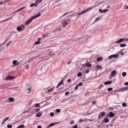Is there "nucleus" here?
I'll list each match as a JSON object with an SVG mask.
<instances>
[{
    "label": "nucleus",
    "instance_id": "nucleus-6",
    "mask_svg": "<svg viewBox=\"0 0 128 128\" xmlns=\"http://www.w3.org/2000/svg\"><path fill=\"white\" fill-rule=\"evenodd\" d=\"M15 78L14 76H8L6 77V79L7 80H8L14 79Z\"/></svg>",
    "mask_w": 128,
    "mask_h": 128
},
{
    "label": "nucleus",
    "instance_id": "nucleus-16",
    "mask_svg": "<svg viewBox=\"0 0 128 128\" xmlns=\"http://www.w3.org/2000/svg\"><path fill=\"white\" fill-rule=\"evenodd\" d=\"M104 122L105 123H107L108 122L109 120L108 119L107 117H105L104 118Z\"/></svg>",
    "mask_w": 128,
    "mask_h": 128
},
{
    "label": "nucleus",
    "instance_id": "nucleus-18",
    "mask_svg": "<svg viewBox=\"0 0 128 128\" xmlns=\"http://www.w3.org/2000/svg\"><path fill=\"white\" fill-rule=\"evenodd\" d=\"M9 117H8L4 119V120L2 122V124H3L4 122H5L6 121H7L8 119H9Z\"/></svg>",
    "mask_w": 128,
    "mask_h": 128
},
{
    "label": "nucleus",
    "instance_id": "nucleus-41",
    "mask_svg": "<svg viewBox=\"0 0 128 128\" xmlns=\"http://www.w3.org/2000/svg\"><path fill=\"white\" fill-rule=\"evenodd\" d=\"M7 127L8 128H12V125L11 124L8 125L7 126Z\"/></svg>",
    "mask_w": 128,
    "mask_h": 128
},
{
    "label": "nucleus",
    "instance_id": "nucleus-52",
    "mask_svg": "<svg viewBox=\"0 0 128 128\" xmlns=\"http://www.w3.org/2000/svg\"><path fill=\"white\" fill-rule=\"evenodd\" d=\"M104 2V1L102 0V1H101L98 3V4H99V5H100V4H101L103 3Z\"/></svg>",
    "mask_w": 128,
    "mask_h": 128
},
{
    "label": "nucleus",
    "instance_id": "nucleus-56",
    "mask_svg": "<svg viewBox=\"0 0 128 128\" xmlns=\"http://www.w3.org/2000/svg\"><path fill=\"white\" fill-rule=\"evenodd\" d=\"M26 7L25 6H24V7H22V8H20V10H22L23 9L25 8H26Z\"/></svg>",
    "mask_w": 128,
    "mask_h": 128
},
{
    "label": "nucleus",
    "instance_id": "nucleus-27",
    "mask_svg": "<svg viewBox=\"0 0 128 128\" xmlns=\"http://www.w3.org/2000/svg\"><path fill=\"white\" fill-rule=\"evenodd\" d=\"M24 125L23 124H22L18 126L17 128H23L24 127Z\"/></svg>",
    "mask_w": 128,
    "mask_h": 128
},
{
    "label": "nucleus",
    "instance_id": "nucleus-64",
    "mask_svg": "<svg viewBox=\"0 0 128 128\" xmlns=\"http://www.w3.org/2000/svg\"><path fill=\"white\" fill-rule=\"evenodd\" d=\"M121 55H122V56L123 55H124V52H121Z\"/></svg>",
    "mask_w": 128,
    "mask_h": 128
},
{
    "label": "nucleus",
    "instance_id": "nucleus-61",
    "mask_svg": "<svg viewBox=\"0 0 128 128\" xmlns=\"http://www.w3.org/2000/svg\"><path fill=\"white\" fill-rule=\"evenodd\" d=\"M42 126L40 125H38L37 126L38 128H41Z\"/></svg>",
    "mask_w": 128,
    "mask_h": 128
},
{
    "label": "nucleus",
    "instance_id": "nucleus-4",
    "mask_svg": "<svg viewBox=\"0 0 128 128\" xmlns=\"http://www.w3.org/2000/svg\"><path fill=\"white\" fill-rule=\"evenodd\" d=\"M118 54H112L110 56L108 57L109 59H111L112 58H116L118 57Z\"/></svg>",
    "mask_w": 128,
    "mask_h": 128
},
{
    "label": "nucleus",
    "instance_id": "nucleus-49",
    "mask_svg": "<svg viewBox=\"0 0 128 128\" xmlns=\"http://www.w3.org/2000/svg\"><path fill=\"white\" fill-rule=\"evenodd\" d=\"M70 93V92H67L65 93V95L66 96L68 95Z\"/></svg>",
    "mask_w": 128,
    "mask_h": 128
},
{
    "label": "nucleus",
    "instance_id": "nucleus-1",
    "mask_svg": "<svg viewBox=\"0 0 128 128\" xmlns=\"http://www.w3.org/2000/svg\"><path fill=\"white\" fill-rule=\"evenodd\" d=\"M99 5V4H98V3L94 5V6H92L90 7L87 8L85 10H84L83 11L78 13V16H79L81 14H84L86 12L88 11L89 10L92 9L96 7Z\"/></svg>",
    "mask_w": 128,
    "mask_h": 128
},
{
    "label": "nucleus",
    "instance_id": "nucleus-8",
    "mask_svg": "<svg viewBox=\"0 0 128 128\" xmlns=\"http://www.w3.org/2000/svg\"><path fill=\"white\" fill-rule=\"evenodd\" d=\"M114 116V114L112 112H110L108 114V117H113Z\"/></svg>",
    "mask_w": 128,
    "mask_h": 128
},
{
    "label": "nucleus",
    "instance_id": "nucleus-46",
    "mask_svg": "<svg viewBox=\"0 0 128 128\" xmlns=\"http://www.w3.org/2000/svg\"><path fill=\"white\" fill-rule=\"evenodd\" d=\"M108 10V9H105L103 10V13L106 12H107Z\"/></svg>",
    "mask_w": 128,
    "mask_h": 128
},
{
    "label": "nucleus",
    "instance_id": "nucleus-26",
    "mask_svg": "<svg viewBox=\"0 0 128 128\" xmlns=\"http://www.w3.org/2000/svg\"><path fill=\"white\" fill-rule=\"evenodd\" d=\"M58 124V123H55V122L51 123H50V124L49 125L50 126V127H51L54 126L56 124Z\"/></svg>",
    "mask_w": 128,
    "mask_h": 128
},
{
    "label": "nucleus",
    "instance_id": "nucleus-62",
    "mask_svg": "<svg viewBox=\"0 0 128 128\" xmlns=\"http://www.w3.org/2000/svg\"><path fill=\"white\" fill-rule=\"evenodd\" d=\"M41 39H42V38H39L38 39V41H40L41 40Z\"/></svg>",
    "mask_w": 128,
    "mask_h": 128
},
{
    "label": "nucleus",
    "instance_id": "nucleus-7",
    "mask_svg": "<svg viewBox=\"0 0 128 128\" xmlns=\"http://www.w3.org/2000/svg\"><path fill=\"white\" fill-rule=\"evenodd\" d=\"M116 70H114L112 72L111 75L112 77H114L116 75Z\"/></svg>",
    "mask_w": 128,
    "mask_h": 128
},
{
    "label": "nucleus",
    "instance_id": "nucleus-39",
    "mask_svg": "<svg viewBox=\"0 0 128 128\" xmlns=\"http://www.w3.org/2000/svg\"><path fill=\"white\" fill-rule=\"evenodd\" d=\"M8 0H7L6 1H5V2H0V5L2 4H3L4 3L5 4L6 2H8Z\"/></svg>",
    "mask_w": 128,
    "mask_h": 128
},
{
    "label": "nucleus",
    "instance_id": "nucleus-54",
    "mask_svg": "<svg viewBox=\"0 0 128 128\" xmlns=\"http://www.w3.org/2000/svg\"><path fill=\"white\" fill-rule=\"evenodd\" d=\"M78 85H77L75 87V90H77L78 89Z\"/></svg>",
    "mask_w": 128,
    "mask_h": 128
},
{
    "label": "nucleus",
    "instance_id": "nucleus-32",
    "mask_svg": "<svg viewBox=\"0 0 128 128\" xmlns=\"http://www.w3.org/2000/svg\"><path fill=\"white\" fill-rule=\"evenodd\" d=\"M12 42V41H10L8 43L6 44V46L8 47L10 44Z\"/></svg>",
    "mask_w": 128,
    "mask_h": 128
},
{
    "label": "nucleus",
    "instance_id": "nucleus-21",
    "mask_svg": "<svg viewBox=\"0 0 128 128\" xmlns=\"http://www.w3.org/2000/svg\"><path fill=\"white\" fill-rule=\"evenodd\" d=\"M52 32H52H52L49 31V32H46V33L45 34L46 35V37H47L48 36L49 34H50Z\"/></svg>",
    "mask_w": 128,
    "mask_h": 128
},
{
    "label": "nucleus",
    "instance_id": "nucleus-23",
    "mask_svg": "<svg viewBox=\"0 0 128 128\" xmlns=\"http://www.w3.org/2000/svg\"><path fill=\"white\" fill-rule=\"evenodd\" d=\"M35 4V3H33L32 4H31L30 5V6L31 7H32L33 6H37L38 4Z\"/></svg>",
    "mask_w": 128,
    "mask_h": 128
},
{
    "label": "nucleus",
    "instance_id": "nucleus-33",
    "mask_svg": "<svg viewBox=\"0 0 128 128\" xmlns=\"http://www.w3.org/2000/svg\"><path fill=\"white\" fill-rule=\"evenodd\" d=\"M74 122V120H72L70 122V124H73Z\"/></svg>",
    "mask_w": 128,
    "mask_h": 128
},
{
    "label": "nucleus",
    "instance_id": "nucleus-3",
    "mask_svg": "<svg viewBox=\"0 0 128 128\" xmlns=\"http://www.w3.org/2000/svg\"><path fill=\"white\" fill-rule=\"evenodd\" d=\"M25 28V25L24 24H22L18 27L16 28L18 32H20L23 30Z\"/></svg>",
    "mask_w": 128,
    "mask_h": 128
},
{
    "label": "nucleus",
    "instance_id": "nucleus-53",
    "mask_svg": "<svg viewBox=\"0 0 128 128\" xmlns=\"http://www.w3.org/2000/svg\"><path fill=\"white\" fill-rule=\"evenodd\" d=\"M40 109L39 108H37L36 109V112H38L40 110Z\"/></svg>",
    "mask_w": 128,
    "mask_h": 128
},
{
    "label": "nucleus",
    "instance_id": "nucleus-14",
    "mask_svg": "<svg viewBox=\"0 0 128 128\" xmlns=\"http://www.w3.org/2000/svg\"><path fill=\"white\" fill-rule=\"evenodd\" d=\"M42 114L41 112H38L36 114V116L37 117H39L42 116Z\"/></svg>",
    "mask_w": 128,
    "mask_h": 128
},
{
    "label": "nucleus",
    "instance_id": "nucleus-35",
    "mask_svg": "<svg viewBox=\"0 0 128 128\" xmlns=\"http://www.w3.org/2000/svg\"><path fill=\"white\" fill-rule=\"evenodd\" d=\"M113 90V88H108L107 89V90L108 91H110L112 90Z\"/></svg>",
    "mask_w": 128,
    "mask_h": 128
},
{
    "label": "nucleus",
    "instance_id": "nucleus-50",
    "mask_svg": "<svg viewBox=\"0 0 128 128\" xmlns=\"http://www.w3.org/2000/svg\"><path fill=\"white\" fill-rule=\"evenodd\" d=\"M10 20V19H6L4 20H2V21H1V22H3L5 21H7L8 20Z\"/></svg>",
    "mask_w": 128,
    "mask_h": 128
},
{
    "label": "nucleus",
    "instance_id": "nucleus-10",
    "mask_svg": "<svg viewBox=\"0 0 128 128\" xmlns=\"http://www.w3.org/2000/svg\"><path fill=\"white\" fill-rule=\"evenodd\" d=\"M105 116V113L104 112H101L100 114H99L98 116V118L100 119L101 117H103Z\"/></svg>",
    "mask_w": 128,
    "mask_h": 128
},
{
    "label": "nucleus",
    "instance_id": "nucleus-45",
    "mask_svg": "<svg viewBox=\"0 0 128 128\" xmlns=\"http://www.w3.org/2000/svg\"><path fill=\"white\" fill-rule=\"evenodd\" d=\"M97 102L96 101L94 100H92V103L93 104H94L95 103H97Z\"/></svg>",
    "mask_w": 128,
    "mask_h": 128
},
{
    "label": "nucleus",
    "instance_id": "nucleus-38",
    "mask_svg": "<svg viewBox=\"0 0 128 128\" xmlns=\"http://www.w3.org/2000/svg\"><path fill=\"white\" fill-rule=\"evenodd\" d=\"M40 42L39 41H36L34 43V44L36 45L37 44H40Z\"/></svg>",
    "mask_w": 128,
    "mask_h": 128
},
{
    "label": "nucleus",
    "instance_id": "nucleus-40",
    "mask_svg": "<svg viewBox=\"0 0 128 128\" xmlns=\"http://www.w3.org/2000/svg\"><path fill=\"white\" fill-rule=\"evenodd\" d=\"M122 105L123 106L125 107L126 106V104L125 103H123L122 104Z\"/></svg>",
    "mask_w": 128,
    "mask_h": 128
},
{
    "label": "nucleus",
    "instance_id": "nucleus-55",
    "mask_svg": "<svg viewBox=\"0 0 128 128\" xmlns=\"http://www.w3.org/2000/svg\"><path fill=\"white\" fill-rule=\"evenodd\" d=\"M28 90H29V91L28 92V93H30L31 92V90L30 88H29Z\"/></svg>",
    "mask_w": 128,
    "mask_h": 128
},
{
    "label": "nucleus",
    "instance_id": "nucleus-30",
    "mask_svg": "<svg viewBox=\"0 0 128 128\" xmlns=\"http://www.w3.org/2000/svg\"><path fill=\"white\" fill-rule=\"evenodd\" d=\"M54 89V88H51L50 89H49V90H48V93H50V92L51 91H52Z\"/></svg>",
    "mask_w": 128,
    "mask_h": 128
},
{
    "label": "nucleus",
    "instance_id": "nucleus-43",
    "mask_svg": "<svg viewBox=\"0 0 128 128\" xmlns=\"http://www.w3.org/2000/svg\"><path fill=\"white\" fill-rule=\"evenodd\" d=\"M77 85L78 86H82V83L81 82H80Z\"/></svg>",
    "mask_w": 128,
    "mask_h": 128
},
{
    "label": "nucleus",
    "instance_id": "nucleus-29",
    "mask_svg": "<svg viewBox=\"0 0 128 128\" xmlns=\"http://www.w3.org/2000/svg\"><path fill=\"white\" fill-rule=\"evenodd\" d=\"M100 18L98 17L95 20L94 23L96 22H97L99 21L100 20Z\"/></svg>",
    "mask_w": 128,
    "mask_h": 128
},
{
    "label": "nucleus",
    "instance_id": "nucleus-47",
    "mask_svg": "<svg viewBox=\"0 0 128 128\" xmlns=\"http://www.w3.org/2000/svg\"><path fill=\"white\" fill-rule=\"evenodd\" d=\"M35 106L36 107H40V104H35Z\"/></svg>",
    "mask_w": 128,
    "mask_h": 128
},
{
    "label": "nucleus",
    "instance_id": "nucleus-19",
    "mask_svg": "<svg viewBox=\"0 0 128 128\" xmlns=\"http://www.w3.org/2000/svg\"><path fill=\"white\" fill-rule=\"evenodd\" d=\"M43 0H37L35 2V4H40L42 1Z\"/></svg>",
    "mask_w": 128,
    "mask_h": 128
},
{
    "label": "nucleus",
    "instance_id": "nucleus-37",
    "mask_svg": "<svg viewBox=\"0 0 128 128\" xmlns=\"http://www.w3.org/2000/svg\"><path fill=\"white\" fill-rule=\"evenodd\" d=\"M56 111L57 113H58L60 112V110L59 109H56Z\"/></svg>",
    "mask_w": 128,
    "mask_h": 128
},
{
    "label": "nucleus",
    "instance_id": "nucleus-44",
    "mask_svg": "<svg viewBox=\"0 0 128 128\" xmlns=\"http://www.w3.org/2000/svg\"><path fill=\"white\" fill-rule=\"evenodd\" d=\"M97 69L98 70L100 69L101 67V66H96Z\"/></svg>",
    "mask_w": 128,
    "mask_h": 128
},
{
    "label": "nucleus",
    "instance_id": "nucleus-36",
    "mask_svg": "<svg viewBox=\"0 0 128 128\" xmlns=\"http://www.w3.org/2000/svg\"><path fill=\"white\" fill-rule=\"evenodd\" d=\"M84 36H83V37H82V38H76L74 40H78L81 39L82 38H84Z\"/></svg>",
    "mask_w": 128,
    "mask_h": 128
},
{
    "label": "nucleus",
    "instance_id": "nucleus-5",
    "mask_svg": "<svg viewBox=\"0 0 128 128\" xmlns=\"http://www.w3.org/2000/svg\"><path fill=\"white\" fill-rule=\"evenodd\" d=\"M69 23V22H68L67 21H64L62 24L63 25L62 26H61L63 28H64L67 25H68Z\"/></svg>",
    "mask_w": 128,
    "mask_h": 128
},
{
    "label": "nucleus",
    "instance_id": "nucleus-58",
    "mask_svg": "<svg viewBox=\"0 0 128 128\" xmlns=\"http://www.w3.org/2000/svg\"><path fill=\"white\" fill-rule=\"evenodd\" d=\"M99 12L101 13H103V10L101 9H100L99 10Z\"/></svg>",
    "mask_w": 128,
    "mask_h": 128
},
{
    "label": "nucleus",
    "instance_id": "nucleus-17",
    "mask_svg": "<svg viewBox=\"0 0 128 128\" xmlns=\"http://www.w3.org/2000/svg\"><path fill=\"white\" fill-rule=\"evenodd\" d=\"M9 100L10 102H12L14 100V98H10L8 99Z\"/></svg>",
    "mask_w": 128,
    "mask_h": 128
},
{
    "label": "nucleus",
    "instance_id": "nucleus-15",
    "mask_svg": "<svg viewBox=\"0 0 128 128\" xmlns=\"http://www.w3.org/2000/svg\"><path fill=\"white\" fill-rule=\"evenodd\" d=\"M112 82V81H108L105 82L104 83V84H111Z\"/></svg>",
    "mask_w": 128,
    "mask_h": 128
},
{
    "label": "nucleus",
    "instance_id": "nucleus-22",
    "mask_svg": "<svg viewBox=\"0 0 128 128\" xmlns=\"http://www.w3.org/2000/svg\"><path fill=\"white\" fill-rule=\"evenodd\" d=\"M102 57H99L97 58V60L98 61H102Z\"/></svg>",
    "mask_w": 128,
    "mask_h": 128
},
{
    "label": "nucleus",
    "instance_id": "nucleus-12",
    "mask_svg": "<svg viewBox=\"0 0 128 128\" xmlns=\"http://www.w3.org/2000/svg\"><path fill=\"white\" fill-rule=\"evenodd\" d=\"M62 30V28H61L60 27L58 28H56L53 31H52V32H55L58 31H60L61 30Z\"/></svg>",
    "mask_w": 128,
    "mask_h": 128
},
{
    "label": "nucleus",
    "instance_id": "nucleus-24",
    "mask_svg": "<svg viewBox=\"0 0 128 128\" xmlns=\"http://www.w3.org/2000/svg\"><path fill=\"white\" fill-rule=\"evenodd\" d=\"M114 91H116L118 92H120L122 91V88H120L118 89L115 90Z\"/></svg>",
    "mask_w": 128,
    "mask_h": 128
},
{
    "label": "nucleus",
    "instance_id": "nucleus-57",
    "mask_svg": "<svg viewBox=\"0 0 128 128\" xmlns=\"http://www.w3.org/2000/svg\"><path fill=\"white\" fill-rule=\"evenodd\" d=\"M69 12H66L64 14H63V16H64L65 15H66L67 14H68Z\"/></svg>",
    "mask_w": 128,
    "mask_h": 128
},
{
    "label": "nucleus",
    "instance_id": "nucleus-51",
    "mask_svg": "<svg viewBox=\"0 0 128 128\" xmlns=\"http://www.w3.org/2000/svg\"><path fill=\"white\" fill-rule=\"evenodd\" d=\"M34 58H30L28 60V62H29L31 61Z\"/></svg>",
    "mask_w": 128,
    "mask_h": 128
},
{
    "label": "nucleus",
    "instance_id": "nucleus-20",
    "mask_svg": "<svg viewBox=\"0 0 128 128\" xmlns=\"http://www.w3.org/2000/svg\"><path fill=\"white\" fill-rule=\"evenodd\" d=\"M122 91L128 90V86H127L124 88H122Z\"/></svg>",
    "mask_w": 128,
    "mask_h": 128
},
{
    "label": "nucleus",
    "instance_id": "nucleus-60",
    "mask_svg": "<svg viewBox=\"0 0 128 128\" xmlns=\"http://www.w3.org/2000/svg\"><path fill=\"white\" fill-rule=\"evenodd\" d=\"M124 84L125 86H127L128 85V82H125Z\"/></svg>",
    "mask_w": 128,
    "mask_h": 128
},
{
    "label": "nucleus",
    "instance_id": "nucleus-9",
    "mask_svg": "<svg viewBox=\"0 0 128 128\" xmlns=\"http://www.w3.org/2000/svg\"><path fill=\"white\" fill-rule=\"evenodd\" d=\"M91 66V64H90V63L87 62L85 64H83L82 66L83 67H84L85 66L90 67Z\"/></svg>",
    "mask_w": 128,
    "mask_h": 128
},
{
    "label": "nucleus",
    "instance_id": "nucleus-34",
    "mask_svg": "<svg viewBox=\"0 0 128 128\" xmlns=\"http://www.w3.org/2000/svg\"><path fill=\"white\" fill-rule=\"evenodd\" d=\"M122 75L123 76H125L126 75V73L125 72H123L122 73Z\"/></svg>",
    "mask_w": 128,
    "mask_h": 128
},
{
    "label": "nucleus",
    "instance_id": "nucleus-31",
    "mask_svg": "<svg viewBox=\"0 0 128 128\" xmlns=\"http://www.w3.org/2000/svg\"><path fill=\"white\" fill-rule=\"evenodd\" d=\"M82 75V73L81 72H80L78 73L77 74V76L78 77H80Z\"/></svg>",
    "mask_w": 128,
    "mask_h": 128
},
{
    "label": "nucleus",
    "instance_id": "nucleus-63",
    "mask_svg": "<svg viewBox=\"0 0 128 128\" xmlns=\"http://www.w3.org/2000/svg\"><path fill=\"white\" fill-rule=\"evenodd\" d=\"M46 37V36L45 35V34H44L43 35V36H42V37L43 38H45V37Z\"/></svg>",
    "mask_w": 128,
    "mask_h": 128
},
{
    "label": "nucleus",
    "instance_id": "nucleus-25",
    "mask_svg": "<svg viewBox=\"0 0 128 128\" xmlns=\"http://www.w3.org/2000/svg\"><path fill=\"white\" fill-rule=\"evenodd\" d=\"M126 46V44H120V46L121 47H124Z\"/></svg>",
    "mask_w": 128,
    "mask_h": 128
},
{
    "label": "nucleus",
    "instance_id": "nucleus-11",
    "mask_svg": "<svg viewBox=\"0 0 128 128\" xmlns=\"http://www.w3.org/2000/svg\"><path fill=\"white\" fill-rule=\"evenodd\" d=\"M124 38H121L119 40L116 42H115V43L116 44H118L122 42H124Z\"/></svg>",
    "mask_w": 128,
    "mask_h": 128
},
{
    "label": "nucleus",
    "instance_id": "nucleus-42",
    "mask_svg": "<svg viewBox=\"0 0 128 128\" xmlns=\"http://www.w3.org/2000/svg\"><path fill=\"white\" fill-rule=\"evenodd\" d=\"M54 114L53 112H52L50 113V116H54Z\"/></svg>",
    "mask_w": 128,
    "mask_h": 128
},
{
    "label": "nucleus",
    "instance_id": "nucleus-48",
    "mask_svg": "<svg viewBox=\"0 0 128 128\" xmlns=\"http://www.w3.org/2000/svg\"><path fill=\"white\" fill-rule=\"evenodd\" d=\"M72 128H78V126L77 124H75L73 126Z\"/></svg>",
    "mask_w": 128,
    "mask_h": 128
},
{
    "label": "nucleus",
    "instance_id": "nucleus-28",
    "mask_svg": "<svg viewBox=\"0 0 128 128\" xmlns=\"http://www.w3.org/2000/svg\"><path fill=\"white\" fill-rule=\"evenodd\" d=\"M17 60H14L13 61L12 64H13L14 65H18V64H16V63H17Z\"/></svg>",
    "mask_w": 128,
    "mask_h": 128
},
{
    "label": "nucleus",
    "instance_id": "nucleus-13",
    "mask_svg": "<svg viewBox=\"0 0 128 128\" xmlns=\"http://www.w3.org/2000/svg\"><path fill=\"white\" fill-rule=\"evenodd\" d=\"M61 84L64 85V84L63 83V80H62L58 84V85L56 86V88H58V87L59 86H60V85Z\"/></svg>",
    "mask_w": 128,
    "mask_h": 128
},
{
    "label": "nucleus",
    "instance_id": "nucleus-59",
    "mask_svg": "<svg viewBox=\"0 0 128 128\" xmlns=\"http://www.w3.org/2000/svg\"><path fill=\"white\" fill-rule=\"evenodd\" d=\"M124 8L126 9H128V6H126L124 7Z\"/></svg>",
    "mask_w": 128,
    "mask_h": 128
},
{
    "label": "nucleus",
    "instance_id": "nucleus-2",
    "mask_svg": "<svg viewBox=\"0 0 128 128\" xmlns=\"http://www.w3.org/2000/svg\"><path fill=\"white\" fill-rule=\"evenodd\" d=\"M41 15V13H39L38 14L28 19L26 22L25 23V24L26 25H28L30 24L31 22L32 21V20L40 16Z\"/></svg>",
    "mask_w": 128,
    "mask_h": 128
}]
</instances>
